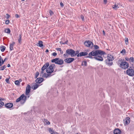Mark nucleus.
<instances>
[{
    "instance_id": "1",
    "label": "nucleus",
    "mask_w": 134,
    "mask_h": 134,
    "mask_svg": "<svg viewBox=\"0 0 134 134\" xmlns=\"http://www.w3.org/2000/svg\"><path fill=\"white\" fill-rule=\"evenodd\" d=\"M105 52L100 50L93 51L88 54V56H87V58L91 59L93 58L92 56H94V58L99 61H102L103 60L102 56L105 53Z\"/></svg>"
},
{
    "instance_id": "2",
    "label": "nucleus",
    "mask_w": 134,
    "mask_h": 134,
    "mask_svg": "<svg viewBox=\"0 0 134 134\" xmlns=\"http://www.w3.org/2000/svg\"><path fill=\"white\" fill-rule=\"evenodd\" d=\"M55 66L54 64H52L50 65L49 67L46 70V71L47 74L45 73L44 75H43L42 76L44 77L47 78L51 76L52 75H51V74L54 71L53 67Z\"/></svg>"
},
{
    "instance_id": "3",
    "label": "nucleus",
    "mask_w": 134,
    "mask_h": 134,
    "mask_svg": "<svg viewBox=\"0 0 134 134\" xmlns=\"http://www.w3.org/2000/svg\"><path fill=\"white\" fill-rule=\"evenodd\" d=\"M118 65L120 64V67L122 69H126L129 67V64L124 59H120L118 61Z\"/></svg>"
},
{
    "instance_id": "4",
    "label": "nucleus",
    "mask_w": 134,
    "mask_h": 134,
    "mask_svg": "<svg viewBox=\"0 0 134 134\" xmlns=\"http://www.w3.org/2000/svg\"><path fill=\"white\" fill-rule=\"evenodd\" d=\"M74 52V50L71 49H69L66 51L65 53L64 54V57L65 58H67L68 57L69 55H70L71 57H73Z\"/></svg>"
},
{
    "instance_id": "5",
    "label": "nucleus",
    "mask_w": 134,
    "mask_h": 134,
    "mask_svg": "<svg viewBox=\"0 0 134 134\" xmlns=\"http://www.w3.org/2000/svg\"><path fill=\"white\" fill-rule=\"evenodd\" d=\"M114 59L113 56L110 54H109L108 55L107 59L105 60V62L108 65H111L113 64V62L111 61Z\"/></svg>"
},
{
    "instance_id": "6",
    "label": "nucleus",
    "mask_w": 134,
    "mask_h": 134,
    "mask_svg": "<svg viewBox=\"0 0 134 134\" xmlns=\"http://www.w3.org/2000/svg\"><path fill=\"white\" fill-rule=\"evenodd\" d=\"M51 62L59 65H62L64 63L63 60L62 59H59V58H56L52 60Z\"/></svg>"
},
{
    "instance_id": "7",
    "label": "nucleus",
    "mask_w": 134,
    "mask_h": 134,
    "mask_svg": "<svg viewBox=\"0 0 134 134\" xmlns=\"http://www.w3.org/2000/svg\"><path fill=\"white\" fill-rule=\"evenodd\" d=\"M49 66V63L48 62H47L41 68V75H44V70L45 69H46Z\"/></svg>"
},
{
    "instance_id": "8",
    "label": "nucleus",
    "mask_w": 134,
    "mask_h": 134,
    "mask_svg": "<svg viewBox=\"0 0 134 134\" xmlns=\"http://www.w3.org/2000/svg\"><path fill=\"white\" fill-rule=\"evenodd\" d=\"M84 44L85 46L87 47H89L91 48L93 46V43L89 41H86L85 42Z\"/></svg>"
},
{
    "instance_id": "9",
    "label": "nucleus",
    "mask_w": 134,
    "mask_h": 134,
    "mask_svg": "<svg viewBox=\"0 0 134 134\" xmlns=\"http://www.w3.org/2000/svg\"><path fill=\"white\" fill-rule=\"evenodd\" d=\"M130 68L126 71V74L130 76H133L134 75V70Z\"/></svg>"
},
{
    "instance_id": "10",
    "label": "nucleus",
    "mask_w": 134,
    "mask_h": 134,
    "mask_svg": "<svg viewBox=\"0 0 134 134\" xmlns=\"http://www.w3.org/2000/svg\"><path fill=\"white\" fill-rule=\"evenodd\" d=\"M74 60L73 58H67L64 60V61L66 63H70L73 62Z\"/></svg>"
},
{
    "instance_id": "11",
    "label": "nucleus",
    "mask_w": 134,
    "mask_h": 134,
    "mask_svg": "<svg viewBox=\"0 0 134 134\" xmlns=\"http://www.w3.org/2000/svg\"><path fill=\"white\" fill-rule=\"evenodd\" d=\"M6 108L11 110L13 109L12 108L13 106V104L12 103H8L5 104L4 105Z\"/></svg>"
},
{
    "instance_id": "12",
    "label": "nucleus",
    "mask_w": 134,
    "mask_h": 134,
    "mask_svg": "<svg viewBox=\"0 0 134 134\" xmlns=\"http://www.w3.org/2000/svg\"><path fill=\"white\" fill-rule=\"evenodd\" d=\"M31 91V86L30 85H28L26 87V91H25V94L29 96L30 95L29 93H30Z\"/></svg>"
},
{
    "instance_id": "13",
    "label": "nucleus",
    "mask_w": 134,
    "mask_h": 134,
    "mask_svg": "<svg viewBox=\"0 0 134 134\" xmlns=\"http://www.w3.org/2000/svg\"><path fill=\"white\" fill-rule=\"evenodd\" d=\"M130 119L129 117L126 118L125 120H124V123L125 125H128L130 122Z\"/></svg>"
},
{
    "instance_id": "14",
    "label": "nucleus",
    "mask_w": 134,
    "mask_h": 134,
    "mask_svg": "<svg viewBox=\"0 0 134 134\" xmlns=\"http://www.w3.org/2000/svg\"><path fill=\"white\" fill-rule=\"evenodd\" d=\"M43 79L42 78H37L36 80L35 81L37 83H40L43 81Z\"/></svg>"
},
{
    "instance_id": "15",
    "label": "nucleus",
    "mask_w": 134,
    "mask_h": 134,
    "mask_svg": "<svg viewBox=\"0 0 134 134\" xmlns=\"http://www.w3.org/2000/svg\"><path fill=\"white\" fill-rule=\"evenodd\" d=\"M114 134H121V131L119 129H115L114 132Z\"/></svg>"
},
{
    "instance_id": "16",
    "label": "nucleus",
    "mask_w": 134,
    "mask_h": 134,
    "mask_svg": "<svg viewBox=\"0 0 134 134\" xmlns=\"http://www.w3.org/2000/svg\"><path fill=\"white\" fill-rule=\"evenodd\" d=\"M24 95V97H23V99H22L23 100H27V98H29L30 96V95H29V96H28V94L26 95V96H25L24 94H23L22 95Z\"/></svg>"
},
{
    "instance_id": "17",
    "label": "nucleus",
    "mask_w": 134,
    "mask_h": 134,
    "mask_svg": "<svg viewBox=\"0 0 134 134\" xmlns=\"http://www.w3.org/2000/svg\"><path fill=\"white\" fill-rule=\"evenodd\" d=\"M80 56H84L87 55L88 53L86 52H82L80 53Z\"/></svg>"
},
{
    "instance_id": "18",
    "label": "nucleus",
    "mask_w": 134,
    "mask_h": 134,
    "mask_svg": "<svg viewBox=\"0 0 134 134\" xmlns=\"http://www.w3.org/2000/svg\"><path fill=\"white\" fill-rule=\"evenodd\" d=\"M43 42L42 41H39V42L37 44V46H38L40 47H42L43 46Z\"/></svg>"
},
{
    "instance_id": "19",
    "label": "nucleus",
    "mask_w": 134,
    "mask_h": 134,
    "mask_svg": "<svg viewBox=\"0 0 134 134\" xmlns=\"http://www.w3.org/2000/svg\"><path fill=\"white\" fill-rule=\"evenodd\" d=\"M15 43V42H13L11 44H10V51H12L13 50V47Z\"/></svg>"
},
{
    "instance_id": "20",
    "label": "nucleus",
    "mask_w": 134,
    "mask_h": 134,
    "mask_svg": "<svg viewBox=\"0 0 134 134\" xmlns=\"http://www.w3.org/2000/svg\"><path fill=\"white\" fill-rule=\"evenodd\" d=\"M5 47L4 46H1L0 47V49L2 52H3L5 49Z\"/></svg>"
},
{
    "instance_id": "21",
    "label": "nucleus",
    "mask_w": 134,
    "mask_h": 134,
    "mask_svg": "<svg viewBox=\"0 0 134 134\" xmlns=\"http://www.w3.org/2000/svg\"><path fill=\"white\" fill-rule=\"evenodd\" d=\"M22 36L20 34H19V38L18 39L19 43L20 44L21 43V40Z\"/></svg>"
},
{
    "instance_id": "22",
    "label": "nucleus",
    "mask_w": 134,
    "mask_h": 134,
    "mask_svg": "<svg viewBox=\"0 0 134 134\" xmlns=\"http://www.w3.org/2000/svg\"><path fill=\"white\" fill-rule=\"evenodd\" d=\"M112 7L114 9L116 10L119 8V7L118 6V5L115 4L112 6Z\"/></svg>"
},
{
    "instance_id": "23",
    "label": "nucleus",
    "mask_w": 134,
    "mask_h": 134,
    "mask_svg": "<svg viewBox=\"0 0 134 134\" xmlns=\"http://www.w3.org/2000/svg\"><path fill=\"white\" fill-rule=\"evenodd\" d=\"M39 86V85H38L37 83H35V85H34V90L36 89H37L38 86Z\"/></svg>"
},
{
    "instance_id": "24",
    "label": "nucleus",
    "mask_w": 134,
    "mask_h": 134,
    "mask_svg": "<svg viewBox=\"0 0 134 134\" xmlns=\"http://www.w3.org/2000/svg\"><path fill=\"white\" fill-rule=\"evenodd\" d=\"M48 130L51 134H53L54 132L53 129L50 128L48 129Z\"/></svg>"
},
{
    "instance_id": "25",
    "label": "nucleus",
    "mask_w": 134,
    "mask_h": 134,
    "mask_svg": "<svg viewBox=\"0 0 134 134\" xmlns=\"http://www.w3.org/2000/svg\"><path fill=\"white\" fill-rule=\"evenodd\" d=\"M24 95H21L19 98H18L16 100H21L23 99V97H24Z\"/></svg>"
},
{
    "instance_id": "26",
    "label": "nucleus",
    "mask_w": 134,
    "mask_h": 134,
    "mask_svg": "<svg viewBox=\"0 0 134 134\" xmlns=\"http://www.w3.org/2000/svg\"><path fill=\"white\" fill-rule=\"evenodd\" d=\"M5 32L6 33L9 34L10 32V31L9 29H7L5 30Z\"/></svg>"
},
{
    "instance_id": "27",
    "label": "nucleus",
    "mask_w": 134,
    "mask_h": 134,
    "mask_svg": "<svg viewBox=\"0 0 134 134\" xmlns=\"http://www.w3.org/2000/svg\"><path fill=\"white\" fill-rule=\"evenodd\" d=\"M4 104V103L2 101H0V108H1Z\"/></svg>"
},
{
    "instance_id": "28",
    "label": "nucleus",
    "mask_w": 134,
    "mask_h": 134,
    "mask_svg": "<svg viewBox=\"0 0 134 134\" xmlns=\"http://www.w3.org/2000/svg\"><path fill=\"white\" fill-rule=\"evenodd\" d=\"M15 83L16 85H19L20 83V82L18 80H16L15 81Z\"/></svg>"
},
{
    "instance_id": "29",
    "label": "nucleus",
    "mask_w": 134,
    "mask_h": 134,
    "mask_svg": "<svg viewBox=\"0 0 134 134\" xmlns=\"http://www.w3.org/2000/svg\"><path fill=\"white\" fill-rule=\"evenodd\" d=\"M10 78L9 77V78H7L5 79V81L6 82L8 83H9L10 82L9 81V79H10Z\"/></svg>"
},
{
    "instance_id": "30",
    "label": "nucleus",
    "mask_w": 134,
    "mask_h": 134,
    "mask_svg": "<svg viewBox=\"0 0 134 134\" xmlns=\"http://www.w3.org/2000/svg\"><path fill=\"white\" fill-rule=\"evenodd\" d=\"M5 68H6L5 66V65H4L0 67V70H3Z\"/></svg>"
},
{
    "instance_id": "31",
    "label": "nucleus",
    "mask_w": 134,
    "mask_h": 134,
    "mask_svg": "<svg viewBox=\"0 0 134 134\" xmlns=\"http://www.w3.org/2000/svg\"><path fill=\"white\" fill-rule=\"evenodd\" d=\"M87 65V63L86 61H84L82 63V65H84L85 66H86Z\"/></svg>"
},
{
    "instance_id": "32",
    "label": "nucleus",
    "mask_w": 134,
    "mask_h": 134,
    "mask_svg": "<svg viewBox=\"0 0 134 134\" xmlns=\"http://www.w3.org/2000/svg\"><path fill=\"white\" fill-rule=\"evenodd\" d=\"M74 56H76L77 54L79 53V51H74Z\"/></svg>"
},
{
    "instance_id": "33",
    "label": "nucleus",
    "mask_w": 134,
    "mask_h": 134,
    "mask_svg": "<svg viewBox=\"0 0 134 134\" xmlns=\"http://www.w3.org/2000/svg\"><path fill=\"white\" fill-rule=\"evenodd\" d=\"M39 73L37 71L36 72L35 75V78H36L37 77L38 75H39Z\"/></svg>"
},
{
    "instance_id": "34",
    "label": "nucleus",
    "mask_w": 134,
    "mask_h": 134,
    "mask_svg": "<svg viewBox=\"0 0 134 134\" xmlns=\"http://www.w3.org/2000/svg\"><path fill=\"white\" fill-rule=\"evenodd\" d=\"M7 58H5L4 60L2 59V62H1V66L3 64L4 62L7 59Z\"/></svg>"
},
{
    "instance_id": "35",
    "label": "nucleus",
    "mask_w": 134,
    "mask_h": 134,
    "mask_svg": "<svg viewBox=\"0 0 134 134\" xmlns=\"http://www.w3.org/2000/svg\"><path fill=\"white\" fill-rule=\"evenodd\" d=\"M125 41L126 43V44H127L128 43V39L127 38L125 37Z\"/></svg>"
},
{
    "instance_id": "36",
    "label": "nucleus",
    "mask_w": 134,
    "mask_h": 134,
    "mask_svg": "<svg viewBox=\"0 0 134 134\" xmlns=\"http://www.w3.org/2000/svg\"><path fill=\"white\" fill-rule=\"evenodd\" d=\"M126 51L124 49H123L122 51L120 52L121 53L125 54V53Z\"/></svg>"
},
{
    "instance_id": "37",
    "label": "nucleus",
    "mask_w": 134,
    "mask_h": 134,
    "mask_svg": "<svg viewBox=\"0 0 134 134\" xmlns=\"http://www.w3.org/2000/svg\"><path fill=\"white\" fill-rule=\"evenodd\" d=\"M20 101H16V102H20ZM20 101V103L22 104H23L24 103H25V101Z\"/></svg>"
},
{
    "instance_id": "38",
    "label": "nucleus",
    "mask_w": 134,
    "mask_h": 134,
    "mask_svg": "<svg viewBox=\"0 0 134 134\" xmlns=\"http://www.w3.org/2000/svg\"><path fill=\"white\" fill-rule=\"evenodd\" d=\"M94 47L96 49H97L99 48V47L98 46L96 45H94Z\"/></svg>"
},
{
    "instance_id": "39",
    "label": "nucleus",
    "mask_w": 134,
    "mask_h": 134,
    "mask_svg": "<svg viewBox=\"0 0 134 134\" xmlns=\"http://www.w3.org/2000/svg\"><path fill=\"white\" fill-rule=\"evenodd\" d=\"M52 55L54 56H55L57 55V54L55 52H54L52 54Z\"/></svg>"
},
{
    "instance_id": "40",
    "label": "nucleus",
    "mask_w": 134,
    "mask_h": 134,
    "mask_svg": "<svg viewBox=\"0 0 134 134\" xmlns=\"http://www.w3.org/2000/svg\"><path fill=\"white\" fill-rule=\"evenodd\" d=\"M9 20H6L5 22V24H6L8 25L9 24Z\"/></svg>"
},
{
    "instance_id": "41",
    "label": "nucleus",
    "mask_w": 134,
    "mask_h": 134,
    "mask_svg": "<svg viewBox=\"0 0 134 134\" xmlns=\"http://www.w3.org/2000/svg\"><path fill=\"white\" fill-rule=\"evenodd\" d=\"M130 60H131V62H133L134 61V58L133 57H131L130 58Z\"/></svg>"
},
{
    "instance_id": "42",
    "label": "nucleus",
    "mask_w": 134,
    "mask_h": 134,
    "mask_svg": "<svg viewBox=\"0 0 134 134\" xmlns=\"http://www.w3.org/2000/svg\"><path fill=\"white\" fill-rule=\"evenodd\" d=\"M55 49L58 51H60L62 50L60 48H56Z\"/></svg>"
},
{
    "instance_id": "43",
    "label": "nucleus",
    "mask_w": 134,
    "mask_h": 134,
    "mask_svg": "<svg viewBox=\"0 0 134 134\" xmlns=\"http://www.w3.org/2000/svg\"><path fill=\"white\" fill-rule=\"evenodd\" d=\"M2 58L1 57V58H0V66H1V61H2Z\"/></svg>"
},
{
    "instance_id": "44",
    "label": "nucleus",
    "mask_w": 134,
    "mask_h": 134,
    "mask_svg": "<svg viewBox=\"0 0 134 134\" xmlns=\"http://www.w3.org/2000/svg\"><path fill=\"white\" fill-rule=\"evenodd\" d=\"M6 15H7V16L6 17V18L7 19H8L10 17V15L8 14H6Z\"/></svg>"
},
{
    "instance_id": "45",
    "label": "nucleus",
    "mask_w": 134,
    "mask_h": 134,
    "mask_svg": "<svg viewBox=\"0 0 134 134\" xmlns=\"http://www.w3.org/2000/svg\"><path fill=\"white\" fill-rule=\"evenodd\" d=\"M46 122L47 124H48V125H49L50 124V122H49L48 120H46Z\"/></svg>"
},
{
    "instance_id": "46",
    "label": "nucleus",
    "mask_w": 134,
    "mask_h": 134,
    "mask_svg": "<svg viewBox=\"0 0 134 134\" xmlns=\"http://www.w3.org/2000/svg\"><path fill=\"white\" fill-rule=\"evenodd\" d=\"M81 19H82V20H83V21L84 20V16H83V15H81Z\"/></svg>"
},
{
    "instance_id": "47",
    "label": "nucleus",
    "mask_w": 134,
    "mask_h": 134,
    "mask_svg": "<svg viewBox=\"0 0 134 134\" xmlns=\"http://www.w3.org/2000/svg\"><path fill=\"white\" fill-rule=\"evenodd\" d=\"M49 12L51 15H52L53 14V12L51 10L49 11Z\"/></svg>"
},
{
    "instance_id": "48",
    "label": "nucleus",
    "mask_w": 134,
    "mask_h": 134,
    "mask_svg": "<svg viewBox=\"0 0 134 134\" xmlns=\"http://www.w3.org/2000/svg\"><path fill=\"white\" fill-rule=\"evenodd\" d=\"M5 100L4 98H2L0 97V100Z\"/></svg>"
},
{
    "instance_id": "49",
    "label": "nucleus",
    "mask_w": 134,
    "mask_h": 134,
    "mask_svg": "<svg viewBox=\"0 0 134 134\" xmlns=\"http://www.w3.org/2000/svg\"><path fill=\"white\" fill-rule=\"evenodd\" d=\"M60 4L61 6L62 7H63V6L64 5L63 4V3H62V2H61V3H60Z\"/></svg>"
},
{
    "instance_id": "50",
    "label": "nucleus",
    "mask_w": 134,
    "mask_h": 134,
    "mask_svg": "<svg viewBox=\"0 0 134 134\" xmlns=\"http://www.w3.org/2000/svg\"><path fill=\"white\" fill-rule=\"evenodd\" d=\"M15 17L17 18L19 17V15L17 14H16L15 15Z\"/></svg>"
},
{
    "instance_id": "51",
    "label": "nucleus",
    "mask_w": 134,
    "mask_h": 134,
    "mask_svg": "<svg viewBox=\"0 0 134 134\" xmlns=\"http://www.w3.org/2000/svg\"><path fill=\"white\" fill-rule=\"evenodd\" d=\"M125 59L127 61H129L130 60V58L127 57L125 58Z\"/></svg>"
},
{
    "instance_id": "52",
    "label": "nucleus",
    "mask_w": 134,
    "mask_h": 134,
    "mask_svg": "<svg viewBox=\"0 0 134 134\" xmlns=\"http://www.w3.org/2000/svg\"><path fill=\"white\" fill-rule=\"evenodd\" d=\"M104 3L106 4L107 2V0H104Z\"/></svg>"
},
{
    "instance_id": "53",
    "label": "nucleus",
    "mask_w": 134,
    "mask_h": 134,
    "mask_svg": "<svg viewBox=\"0 0 134 134\" xmlns=\"http://www.w3.org/2000/svg\"><path fill=\"white\" fill-rule=\"evenodd\" d=\"M68 42V40H67L66 42H65L64 43V44H67Z\"/></svg>"
},
{
    "instance_id": "54",
    "label": "nucleus",
    "mask_w": 134,
    "mask_h": 134,
    "mask_svg": "<svg viewBox=\"0 0 134 134\" xmlns=\"http://www.w3.org/2000/svg\"><path fill=\"white\" fill-rule=\"evenodd\" d=\"M53 134H58V133L57 132L55 131L54 132Z\"/></svg>"
},
{
    "instance_id": "55",
    "label": "nucleus",
    "mask_w": 134,
    "mask_h": 134,
    "mask_svg": "<svg viewBox=\"0 0 134 134\" xmlns=\"http://www.w3.org/2000/svg\"><path fill=\"white\" fill-rule=\"evenodd\" d=\"M60 53L62 54L63 53V52L62 51V50H61V51H60Z\"/></svg>"
},
{
    "instance_id": "56",
    "label": "nucleus",
    "mask_w": 134,
    "mask_h": 134,
    "mask_svg": "<svg viewBox=\"0 0 134 134\" xmlns=\"http://www.w3.org/2000/svg\"><path fill=\"white\" fill-rule=\"evenodd\" d=\"M77 57H79V56H80V53H79V54H77Z\"/></svg>"
},
{
    "instance_id": "57",
    "label": "nucleus",
    "mask_w": 134,
    "mask_h": 134,
    "mask_svg": "<svg viewBox=\"0 0 134 134\" xmlns=\"http://www.w3.org/2000/svg\"><path fill=\"white\" fill-rule=\"evenodd\" d=\"M103 33L104 34V35H105V32L103 30Z\"/></svg>"
},
{
    "instance_id": "58",
    "label": "nucleus",
    "mask_w": 134,
    "mask_h": 134,
    "mask_svg": "<svg viewBox=\"0 0 134 134\" xmlns=\"http://www.w3.org/2000/svg\"><path fill=\"white\" fill-rule=\"evenodd\" d=\"M60 43L61 44H64V43H63L62 41L60 42Z\"/></svg>"
},
{
    "instance_id": "59",
    "label": "nucleus",
    "mask_w": 134,
    "mask_h": 134,
    "mask_svg": "<svg viewBox=\"0 0 134 134\" xmlns=\"http://www.w3.org/2000/svg\"><path fill=\"white\" fill-rule=\"evenodd\" d=\"M8 67H9L10 66V65L9 64H8L7 65Z\"/></svg>"
},
{
    "instance_id": "60",
    "label": "nucleus",
    "mask_w": 134,
    "mask_h": 134,
    "mask_svg": "<svg viewBox=\"0 0 134 134\" xmlns=\"http://www.w3.org/2000/svg\"><path fill=\"white\" fill-rule=\"evenodd\" d=\"M48 51H48V49H47L46 51V52H48Z\"/></svg>"
},
{
    "instance_id": "61",
    "label": "nucleus",
    "mask_w": 134,
    "mask_h": 134,
    "mask_svg": "<svg viewBox=\"0 0 134 134\" xmlns=\"http://www.w3.org/2000/svg\"><path fill=\"white\" fill-rule=\"evenodd\" d=\"M19 81L20 82L21 81V79H19Z\"/></svg>"
},
{
    "instance_id": "62",
    "label": "nucleus",
    "mask_w": 134,
    "mask_h": 134,
    "mask_svg": "<svg viewBox=\"0 0 134 134\" xmlns=\"http://www.w3.org/2000/svg\"><path fill=\"white\" fill-rule=\"evenodd\" d=\"M1 77H2L1 76L0 77V79H2Z\"/></svg>"
},
{
    "instance_id": "63",
    "label": "nucleus",
    "mask_w": 134,
    "mask_h": 134,
    "mask_svg": "<svg viewBox=\"0 0 134 134\" xmlns=\"http://www.w3.org/2000/svg\"><path fill=\"white\" fill-rule=\"evenodd\" d=\"M25 1V0H22L21 1Z\"/></svg>"
},
{
    "instance_id": "64",
    "label": "nucleus",
    "mask_w": 134,
    "mask_h": 134,
    "mask_svg": "<svg viewBox=\"0 0 134 134\" xmlns=\"http://www.w3.org/2000/svg\"><path fill=\"white\" fill-rule=\"evenodd\" d=\"M1 55H0V58H1Z\"/></svg>"
}]
</instances>
